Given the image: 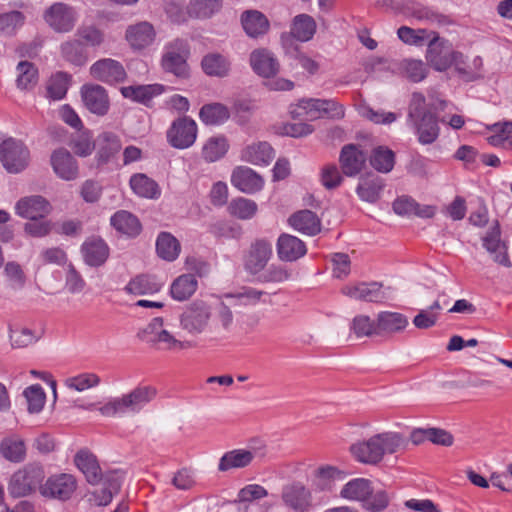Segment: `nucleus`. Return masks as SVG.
Returning a JSON list of instances; mask_svg holds the SVG:
<instances>
[{"label": "nucleus", "mask_w": 512, "mask_h": 512, "mask_svg": "<svg viewBox=\"0 0 512 512\" xmlns=\"http://www.w3.org/2000/svg\"><path fill=\"white\" fill-rule=\"evenodd\" d=\"M447 101L430 96V102H426L425 96L420 92H414L408 106V122L411 123L419 143L429 145L434 143L440 134L436 112L443 111Z\"/></svg>", "instance_id": "1"}, {"label": "nucleus", "mask_w": 512, "mask_h": 512, "mask_svg": "<svg viewBox=\"0 0 512 512\" xmlns=\"http://www.w3.org/2000/svg\"><path fill=\"white\" fill-rule=\"evenodd\" d=\"M403 445V438L394 432L380 433L368 440L359 441L350 447L353 457L364 464H377L383 456L397 452Z\"/></svg>", "instance_id": "2"}, {"label": "nucleus", "mask_w": 512, "mask_h": 512, "mask_svg": "<svg viewBox=\"0 0 512 512\" xmlns=\"http://www.w3.org/2000/svg\"><path fill=\"white\" fill-rule=\"evenodd\" d=\"M156 396V389L152 386H138L121 397L108 401L99 408L105 417H115L128 412H138Z\"/></svg>", "instance_id": "3"}, {"label": "nucleus", "mask_w": 512, "mask_h": 512, "mask_svg": "<svg viewBox=\"0 0 512 512\" xmlns=\"http://www.w3.org/2000/svg\"><path fill=\"white\" fill-rule=\"evenodd\" d=\"M190 45L186 39L175 38L167 42L161 56L160 65L164 72L170 73L179 79L190 77L188 59Z\"/></svg>", "instance_id": "4"}, {"label": "nucleus", "mask_w": 512, "mask_h": 512, "mask_svg": "<svg viewBox=\"0 0 512 512\" xmlns=\"http://www.w3.org/2000/svg\"><path fill=\"white\" fill-rule=\"evenodd\" d=\"M212 317L210 305L205 301L195 300L190 303L180 315V327L191 338L195 340L204 334Z\"/></svg>", "instance_id": "5"}, {"label": "nucleus", "mask_w": 512, "mask_h": 512, "mask_svg": "<svg viewBox=\"0 0 512 512\" xmlns=\"http://www.w3.org/2000/svg\"><path fill=\"white\" fill-rule=\"evenodd\" d=\"M45 472L38 464H29L15 472L10 480L9 491L15 497H23L34 492L43 484Z\"/></svg>", "instance_id": "6"}, {"label": "nucleus", "mask_w": 512, "mask_h": 512, "mask_svg": "<svg viewBox=\"0 0 512 512\" xmlns=\"http://www.w3.org/2000/svg\"><path fill=\"white\" fill-rule=\"evenodd\" d=\"M29 159L30 152L22 141L9 138L0 144V160L9 173L23 171Z\"/></svg>", "instance_id": "7"}, {"label": "nucleus", "mask_w": 512, "mask_h": 512, "mask_svg": "<svg viewBox=\"0 0 512 512\" xmlns=\"http://www.w3.org/2000/svg\"><path fill=\"white\" fill-rule=\"evenodd\" d=\"M197 124L189 117H179L174 120L166 132L167 142L176 149L191 147L197 138Z\"/></svg>", "instance_id": "8"}, {"label": "nucleus", "mask_w": 512, "mask_h": 512, "mask_svg": "<svg viewBox=\"0 0 512 512\" xmlns=\"http://www.w3.org/2000/svg\"><path fill=\"white\" fill-rule=\"evenodd\" d=\"M427 45L426 60L432 68L436 71L444 72L452 67L454 56L459 51L453 50L449 41L433 33Z\"/></svg>", "instance_id": "9"}, {"label": "nucleus", "mask_w": 512, "mask_h": 512, "mask_svg": "<svg viewBox=\"0 0 512 512\" xmlns=\"http://www.w3.org/2000/svg\"><path fill=\"white\" fill-rule=\"evenodd\" d=\"M273 254L272 244L267 239H256L251 243L243 255V267L245 271L255 276L267 266Z\"/></svg>", "instance_id": "10"}, {"label": "nucleus", "mask_w": 512, "mask_h": 512, "mask_svg": "<svg viewBox=\"0 0 512 512\" xmlns=\"http://www.w3.org/2000/svg\"><path fill=\"white\" fill-rule=\"evenodd\" d=\"M90 76L99 82L114 86L125 82L127 72L123 64L112 58H102L89 68Z\"/></svg>", "instance_id": "11"}, {"label": "nucleus", "mask_w": 512, "mask_h": 512, "mask_svg": "<svg viewBox=\"0 0 512 512\" xmlns=\"http://www.w3.org/2000/svg\"><path fill=\"white\" fill-rule=\"evenodd\" d=\"M77 487L76 479L73 475L61 473L50 476L46 482L40 486L42 496L61 501L68 500Z\"/></svg>", "instance_id": "12"}, {"label": "nucleus", "mask_w": 512, "mask_h": 512, "mask_svg": "<svg viewBox=\"0 0 512 512\" xmlns=\"http://www.w3.org/2000/svg\"><path fill=\"white\" fill-rule=\"evenodd\" d=\"M44 19L54 31L65 33L71 31L75 26L76 13L67 4L57 2L45 11Z\"/></svg>", "instance_id": "13"}, {"label": "nucleus", "mask_w": 512, "mask_h": 512, "mask_svg": "<svg viewBox=\"0 0 512 512\" xmlns=\"http://www.w3.org/2000/svg\"><path fill=\"white\" fill-rule=\"evenodd\" d=\"M81 98L85 107L97 116H104L110 108L107 90L99 84H85L81 87Z\"/></svg>", "instance_id": "14"}, {"label": "nucleus", "mask_w": 512, "mask_h": 512, "mask_svg": "<svg viewBox=\"0 0 512 512\" xmlns=\"http://www.w3.org/2000/svg\"><path fill=\"white\" fill-rule=\"evenodd\" d=\"M281 499L294 512H306L312 506V494L302 483L293 482L283 486Z\"/></svg>", "instance_id": "15"}, {"label": "nucleus", "mask_w": 512, "mask_h": 512, "mask_svg": "<svg viewBox=\"0 0 512 512\" xmlns=\"http://www.w3.org/2000/svg\"><path fill=\"white\" fill-rule=\"evenodd\" d=\"M50 164L55 175L64 181H74L79 177L78 161L65 148H58L51 153Z\"/></svg>", "instance_id": "16"}, {"label": "nucleus", "mask_w": 512, "mask_h": 512, "mask_svg": "<svg viewBox=\"0 0 512 512\" xmlns=\"http://www.w3.org/2000/svg\"><path fill=\"white\" fill-rule=\"evenodd\" d=\"M367 156L356 144H346L339 155V163L344 175L354 177L365 167Z\"/></svg>", "instance_id": "17"}, {"label": "nucleus", "mask_w": 512, "mask_h": 512, "mask_svg": "<svg viewBox=\"0 0 512 512\" xmlns=\"http://www.w3.org/2000/svg\"><path fill=\"white\" fill-rule=\"evenodd\" d=\"M16 214L29 220H38L47 216L51 211L50 203L40 195L23 197L17 201Z\"/></svg>", "instance_id": "18"}, {"label": "nucleus", "mask_w": 512, "mask_h": 512, "mask_svg": "<svg viewBox=\"0 0 512 512\" xmlns=\"http://www.w3.org/2000/svg\"><path fill=\"white\" fill-rule=\"evenodd\" d=\"M341 291L344 295L360 301L380 303L386 299V294L382 290V284L379 282H361L346 285Z\"/></svg>", "instance_id": "19"}, {"label": "nucleus", "mask_w": 512, "mask_h": 512, "mask_svg": "<svg viewBox=\"0 0 512 512\" xmlns=\"http://www.w3.org/2000/svg\"><path fill=\"white\" fill-rule=\"evenodd\" d=\"M154 27L146 21L128 26L125 39L134 51H140L150 46L155 40Z\"/></svg>", "instance_id": "20"}, {"label": "nucleus", "mask_w": 512, "mask_h": 512, "mask_svg": "<svg viewBox=\"0 0 512 512\" xmlns=\"http://www.w3.org/2000/svg\"><path fill=\"white\" fill-rule=\"evenodd\" d=\"M249 61L253 71L261 77L272 78L279 72L278 60L265 48L252 51Z\"/></svg>", "instance_id": "21"}, {"label": "nucleus", "mask_w": 512, "mask_h": 512, "mask_svg": "<svg viewBox=\"0 0 512 512\" xmlns=\"http://www.w3.org/2000/svg\"><path fill=\"white\" fill-rule=\"evenodd\" d=\"M231 183L241 192L253 194L262 189L264 180L251 168L239 166L232 172Z\"/></svg>", "instance_id": "22"}, {"label": "nucleus", "mask_w": 512, "mask_h": 512, "mask_svg": "<svg viewBox=\"0 0 512 512\" xmlns=\"http://www.w3.org/2000/svg\"><path fill=\"white\" fill-rule=\"evenodd\" d=\"M276 248L279 259L285 262L296 261L307 252L306 245L302 240L286 233L279 236Z\"/></svg>", "instance_id": "23"}, {"label": "nucleus", "mask_w": 512, "mask_h": 512, "mask_svg": "<svg viewBox=\"0 0 512 512\" xmlns=\"http://www.w3.org/2000/svg\"><path fill=\"white\" fill-rule=\"evenodd\" d=\"M84 261L92 267L103 265L109 257V247L100 237H89L81 246Z\"/></svg>", "instance_id": "24"}, {"label": "nucleus", "mask_w": 512, "mask_h": 512, "mask_svg": "<svg viewBox=\"0 0 512 512\" xmlns=\"http://www.w3.org/2000/svg\"><path fill=\"white\" fill-rule=\"evenodd\" d=\"M377 336H391L402 332L409 324L408 318L398 312L382 311L377 315Z\"/></svg>", "instance_id": "25"}, {"label": "nucleus", "mask_w": 512, "mask_h": 512, "mask_svg": "<svg viewBox=\"0 0 512 512\" xmlns=\"http://www.w3.org/2000/svg\"><path fill=\"white\" fill-rule=\"evenodd\" d=\"M74 463L90 484L96 485L102 481L104 475L101 473L98 461L88 450L78 451L74 457Z\"/></svg>", "instance_id": "26"}, {"label": "nucleus", "mask_w": 512, "mask_h": 512, "mask_svg": "<svg viewBox=\"0 0 512 512\" xmlns=\"http://www.w3.org/2000/svg\"><path fill=\"white\" fill-rule=\"evenodd\" d=\"M120 91L124 98L150 106L152 99L164 92V86L161 84L131 85L122 87Z\"/></svg>", "instance_id": "27"}, {"label": "nucleus", "mask_w": 512, "mask_h": 512, "mask_svg": "<svg viewBox=\"0 0 512 512\" xmlns=\"http://www.w3.org/2000/svg\"><path fill=\"white\" fill-rule=\"evenodd\" d=\"M241 24L245 33L250 38L264 36L270 28L267 17L258 10H247L241 14Z\"/></svg>", "instance_id": "28"}, {"label": "nucleus", "mask_w": 512, "mask_h": 512, "mask_svg": "<svg viewBox=\"0 0 512 512\" xmlns=\"http://www.w3.org/2000/svg\"><path fill=\"white\" fill-rule=\"evenodd\" d=\"M452 66L458 77L466 82H472L482 77L483 60L480 56H476L471 62H467L466 57L458 52L454 56Z\"/></svg>", "instance_id": "29"}, {"label": "nucleus", "mask_w": 512, "mask_h": 512, "mask_svg": "<svg viewBox=\"0 0 512 512\" xmlns=\"http://www.w3.org/2000/svg\"><path fill=\"white\" fill-rule=\"evenodd\" d=\"M148 342L153 345H157V348L165 351H180L197 346L196 340H180L177 339L169 331L162 329L159 332H155L153 337H150Z\"/></svg>", "instance_id": "30"}, {"label": "nucleus", "mask_w": 512, "mask_h": 512, "mask_svg": "<svg viewBox=\"0 0 512 512\" xmlns=\"http://www.w3.org/2000/svg\"><path fill=\"white\" fill-rule=\"evenodd\" d=\"M373 493V487L370 480L365 478H355L347 482L340 491V496L350 501L361 502L362 506L367 498Z\"/></svg>", "instance_id": "31"}, {"label": "nucleus", "mask_w": 512, "mask_h": 512, "mask_svg": "<svg viewBox=\"0 0 512 512\" xmlns=\"http://www.w3.org/2000/svg\"><path fill=\"white\" fill-rule=\"evenodd\" d=\"M289 224L297 231L306 235H316L321 230L318 216L310 210H301L289 217Z\"/></svg>", "instance_id": "32"}, {"label": "nucleus", "mask_w": 512, "mask_h": 512, "mask_svg": "<svg viewBox=\"0 0 512 512\" xmlns=\"http://www.w3.org/2000/svg\"><path fill=\"white\" fill-rule=\"evenodd\" d=\"M223 5L224 0H190L186 11L192 18L207 20L219 14Z\"/></svg>", "instance_id": "33"}, {"label": "nucleus", "mask_w": 512, "mask_h": 512, "mask_svg": "<svg viewBox=\"0 0 512 512\" xmlns=\"http://www.w3.org/2000/svg\"><path fill=\"white\" fill-rule=\"evenodd\" d=\"M384 186V180L380 176L369 174L361 177L356 192L361 200L375 203L380 198Z\"/></svg>", "instance_id": "34"}, {"label": "nucleus", "mask_w": 512, "mask_h": 512, "mask_svg": "<svg viewBox=\"0 0 512 512\" xmlns=\"http://www.w3.org/2000/svg\"><path fill=\"white\" fill-rule=\"evenodd\" d=\"M484 248L492 255L494 261L505 267H511L505 245L500 241V229L495 226L483 237Z\"/></svg>", "instance_id": "35"}, {"label": "nucleus", "mask_w": 512, "mask_h": 512, "mask_svg": "<svg viewBox=\"0 0 512 512\" xmlns=\"http://www.w3.org/2000/svg\"><path fill=\"white\" fill-rule=\"evenodd\" d=\"M256 452H252L250 450L245 449H235L229 452H226L219 461L218 470L221 472H226L231 469L244 468L250 465L253 461Z\"/></svg>", "instance_id": "36"}, {"label": "nucleus", "mask_w": 512, "mask_h": 512, "mask_svg": "<svg viewBox=\"0 0 512 512\" xmlns=\"http://www.w3.org/2000/svg\"><path fill=\"white\" fill-rule=\"evenodd\" d=\"M274 158V150L267 142L253 143L246 146L241 153L243 161L254 165H267Z\"/></svg>", "instance_id": "37"}, {"label": "nucleus", "mask_w": 512, "mask_h": 512, "mask_svg": "<svg viewBox=\"0 0 512 512\" xmlns=\"http://www.w3.org/2000/svg\"><path fill=\"white\" fill-rule=\"evenodd\" d=\"M98 164L108 163L121 149V141L119 137L112 132H103L97 138Z\"/></svg>", "instance_id": "38"}, {"label": "nucleus", "mask_w": 512, "mask_h": 512, "mask_svg": "<svg viewBox=\"0 0 512 512\" xmlns=\"http://www.w3.org/2000/svg\"><path fill=\"white\" fill-rule=\"evenodd\" d=\"M0 455L7 461L20 463L26 457V446L19 436L11 435L0 441Z\"/></svg>", "instance_id": "39"}, {"label": "nucleus", "mask_w": 512, "mask_h": 512, "mask_svg": "<svg viewBox=\"0 0 512 512\" xmlns=\"http://www.w3.org/2000/svg\"><path fill=\"white\" fill-rule=\"evenodd\" d=\"M201 67L208 76L223 78L229 75L231 63L219 53H209L202 58Z\"/></svg>", "instance_id": "40"}, {"label": "nucleus", "mask_w": 512, "mask_h": 512, "mask_svg": "<svg viewBox=\"0 0 512 512\" xmlns=\"http://www.w3.org/2000/svg\"><path fill=\"white\" fill-rule=\"evenodd\" d=\"M111 225L122 234L135 237L140 234L142 226L139 219L132 213L120 210L111 217Z\"/></svg>", "instance_id": "41"}, {"label": "nucleus", "mask_w": 512, "mask_h": 512, "mask_svg": "<svg viewBox=\"0 0 512 512\" xmlns=\"http://www.w3.org/2000/svg\"><path fill=\"white\" fill-rule=\"evenodd\" d=\"M197 287L198 281L194 274H182L172 282L170 294L174 300L182 302L189 299L196 292Z\"/></svg>", "instance_id": "42"}, {"label": "nucleus", "mask_w": 512, "mask_h": 512, "mask_svg": "<svg viewBox=\"0 0 512 512\" xmlns=\"http://www.w3.org/2000/svg\"><path fill=\"white\" fill-rule=\"evenodd\" d=\"M132 191L140 197L155 199L160 196L159 185L146 174L137 173L129 181Z\"/></svg>", "instance_id": "43"}, {"label": "nucleus", "mask_w": 512, "mask_h": 512, "mask_svg": "<svg viewBox=\"0 0 512 512\" xmlns=\"http://www.w3.org/2000/svg\"><path fill=\"white\" fill-rule=\"evenodd\" d=\"M316 28L317 25L312 16L299 14L292 21L290 33L295 39L307 42L313 38Z\"/></svg>", "instance_id": "44"}, {"label": "nucleus", "mask_w": 512, "mask_h": 512, "mask_svg": "<svg viewBox=\"0 0 512 512\" xmlns=\"http://www.w3.org/2000/svg\"><path fill=\"white\" fill-rule=\"evenodd\" d=\"M156 251L160 258L172 262L181 251L179 241L168 232H161L156 241Z\"/></svg>", "instance_id": "45"}, {"label": "nucleus", "mask_w": 512, "mask_h": 512, "mask_svg": "<svg viewBox=\"0 0 512 512\" xmlns=\"http://www.w3.org/2000/svg\"><path fill=\"white\" fill-rule=\"evenodd\" d=\"M162 287L155 276L139 275L130 280L126 285L125 290L128 293L135 295L154 294Z\"/></svg>", "instance_id": "46"}, {"label": "nucleus", "mask_w": 512, "mask_h": 512, "mask_svg": "<svg viewBox=\"0 0 512 512\" xmlns=\"http://www.w3.org/2000/svg\"><path fill=\"white\" fill-rule=\"evenodd\" d=\"M61 55L75 66H83L88 61L87 51L79 40H69L61 44Z\"/></svg>", "instance_id": "47"}, {"label": "nucleus", "mask_w": 512, "mask_h": 512, "mask_svg": "<svg viewBox=\"0 0 512 512\" xmlns=\"http://www.w3.org/2000/svg\"><path fill=\"white\" fill-rule=\"evenodd\" d=\"M230 116L228 108L221 103L204 105L199 112L202 122L207 125H219L224 123Z\"/></svg>", "instance_id": "48"}, {"label": "nucleus", "mask_w": 512, "mask_h": 512, "mask_svg": "<svg viewBox=\"0 0 512 512\" xmlns=\"http://www.w3.org/2000/svg\"><path fill=\"white\" fill-rule=\"evenodd\" d=\"M102 480L104 481V487L93 493L95 501L99 506L109 504L113 495L120 490L121 486L119 477L115 473L105 474Z\"/></svg>", "instance_id": "49"}, {"label": "nucleus", "mask_w": 512, "mask_h": 512, "mask_svg": "<svg viewBox=\"0 0 512 512\" xmlns=\"http://www.w3.org/2000/svg\"><path fill=\"white\" fill-rule=\"evenodd\" d=\"M370 163L377 171L388 173L394 167L395 155L387 147L379 146L372 151Z\"/></svg>", "instance_id": "50"}, {"label": "nucleus", "mask_w": 512, "mask_h": 512, "mask_svg": "<svg viewBox=\"0 0 512 512\" xmlns=\"http://www.w3.org/2000/svg\"><path fill=\"white\" fill-rule=\"evenodd\" d=\"M228 148L229 145L225 137H211L204 144L202 155L207 162H215L227 153Z\"/></svg>", "instance_id": "51"}, {"label": "nucleus", "mask_w": 512, "mask_h": 512, "mask_svg": "<svg viewBox=\"0 0 512 512\" xmlns=\"http://www.w3.org/2000/svg\"><path fill=\"white\" fill-rule=\"evenodd\" d=\"M76 36L82 45L98 48L105 42L104 32L95 25H82L77 29Z\"/></svg>", "instance_id": "52"}, {"label": "nucleus", "mask_w": 512, "mask_h": 512, "mask_svg": "<svg viewBox=\"0 0 512 512\" xmlns=\"http://www.w3.org/2000/svg\"><path fill=\"white\" fill-rule=\"evenodd\" d=\"M399 69L412 82L422 81L428 73L423 61L416 59H404L399 64Z\"/></svg>", "instance_id": "53"}, {"label": "nucleus", "mask_w": 512, "mask_h": 512, "mask_svg": "<svg viewBox=\"0 0 512 512\" xmlns=\"http://www.w3.org/2000/svg\"><path fill=\"white\" fill-rule=\"evenodd\" d=\"M434 32L429 33L425 29H412L408 26H401L397 35L401 41L408 45L422 46L432 38Z\"/></svg>", "instance_id": "54"}, {"label": "nucleus", "mask_w": 512, "mask_h": 512, "mask_svg": "<svg viewBox=\"0 0 512 512\" xmlns=\"http://www.w3.org/2000/svg\"><path fill=\"white\" fill-rule=\"evenodd\" d=\"M442 310L440 302L435 301L428 309H422L414 317L413 324L418 329H429L433 327L438 320L439 312Z\"/></svg>", "instance_id": "55"}, {"label": "nucleus", "mask_w": 512, "mask_h": 512, "mask_svg": "<svg viewBox=\"0 0 512 512\" xmlns=\"http://www.w3.org/2000/svg\"><path fill=\"white\" fill-rule=\"evenodd\" d=\"M71 76L65 72H57L53 75L47 85L48 96L54 100L65 97Z\"/></svg>", "instance_id": "56"}, {"label": "nucleus", "mask_w": 512, "mask_h": 512, "mask_svg": "<svg viewBox=\"0 0 512 512\" xmlns=\"http://www.w3.org/2000/svg\"><path fill=\"white\" fill-rule=\"evenodd\" d=\"M492 135L487 137L490 145L509 149L510 135H512V122L496 123L491 127Z\"/></svg>", "instance_id": "57"}, {"label": "nucleus", "mask_w": 512, "mask_h": 512, "mask_svg": "<svg viewBox=\"0 0 512 512\" xmlns=\"http://www.w3.org/2000/svg\"><path fill=\"white\" fill-rule=\"evenodd\" d=\"M309 107L328 114L331 118L342 119L345 116V108L333 99H310Z\"/></svg>", "instance_id": "58"}, {"label": "nucleus", "mask_w": 512, "mask_h": 512, "mask_svg": "<svg viewBox=\"0 0 512 512\" xmlns=\"http://www.w3.org/2000/svg\"><path fill=\"white\" fill-rule=\"evenodd\" d=\"M23 396L27 401L28 411L30 413H39L43 409L46 401V394L39 384L27 387L23 391Z\"/></svg>", "instance_id": "59"}, {"label": "nucleus", "mask_w": 512, "mask_h": 512, "mask_svg": "<svg viewBox=\"0 0 512 512\" xmlns=\"http://www.w3.org/2000/svg\"><path fill=\"white\" fill-rule=\"evenodd\" d=\"M228 210L239 219H250L256 214L257 204L253 200L240 197L230 202Z\"/></svg>", "instance_id": "60"}, {"label": "nucleus", "mask_w": 512, "mask_h": 512, "mask_svg": "<svg viewBox=\"0 0 512 512\" xmlns=\"http://www.w3.org/2000/svg\"><path fill=\"white\" fill-rule=\"evenodd\" d=\"M17 70L19 75L17 77V85L21 89H29L36 85L38 80V71L35 66L28 61H21Z\"/></svg>", "instance_id": "61"}, {"label": "nucleus", "mask_w": 512, "mask_h": 512, "mask_svg": "<svg viewBox=\"0 0 512 512\" xmlns=\"http://www.w3.org/2000/svg\"><path fill=\"white\" fill-rule=\"evenodd\" d=\"M99 383L100 377L95 373H82L77 376L69 377L64 382L67 388L79 392L96 387Z\"/></svg>", "instance_id": "62"}, {"label": "nucleus", "mask_w": 512, "mask_h": 512, "mask_svg": "<svg viewBox=\"0 0 512 512\" xmlns=\"http://www.w3.org/2000/svg\"><path fill=\"white\" fill-rule=\"evenodd\" d=\"M351 330L358 338L377 336V322L369 316L358 315L352 320Z\"/></svg>", "instance_id": "63"}, {"label": "nucleus", "mask_w": 512, "mask_h": 512, "mask_svg": "<svg viewBox=\"0 0 512 512\" xmlns=\"http://www.w3.org/2000/svg\"><path fill=\"white\" fill-rule=\"evenodd\" d=\"M70 146L77 156L87 157L94 151L95 142L92 134L85 131L73 139Z\"/></svg>", "instance_id": "64"}]
</instances>
